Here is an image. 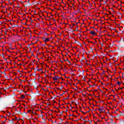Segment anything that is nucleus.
<instances>
[{"label": "nucleus", "instance_id": "5", "mask_svg": "<svg viewBox=\"0 0 124 124\" xmlns=\"http://www.w3.org/2000/svg\"><path fill=\"white\" fill-rule=\"evenodd\" d=\"M121 84H122L121 82L117 81V85H118L119 86H121Z\"/></svg>", "mask_w": 124, "mask_h": 124}, {"label": "nucleus", "instance_id": "6", "mask_svg": "<svg viewBox=\"0 0 124 124\" xmlns=\"http://www.w3.org/2000/svg\"><path fill=\"white\" fill-rule=\"evenodd\" d=\"M21 97H22V98H25V95H22Z\"/></svg>", "mask_w": 124, "mask_h": 124}, {"label": "nucleus", "instance_id": "2", "mask_svg": "<svg viewBox=\"0 0 124 124\" xmlns=\"http://www.w3.org/2000/svg\"><path fill=\"white\" fill-rule=\"evenodd\" d=\"M53 80L54 81H58V79H59V77L55 76L54 77L52 78Z\"/></svg>", "mask_w": 124, "mask_h": 124}, {"label": "nucleus", "instance_id": "1", "mask_svg": "<svg viewBox=\"0 0 124 124\" xmlns=\"http://www.w3.org/2000/svg\"><path fill=\"white\" fill-rule=\"evenodd\" d=\"M43 40L45 43L48 42L50 41V38H43Z\"/></svg>", "mask_w": 124, "mask_h": 124}, {"label": "nucleus", "instance_id": "3", "mask_svg": "<svg viewBox=\"0 0 124 124\" xmlns=\"http://www.w3.org/2000/svg\"><path fill=\"white\" fill-rule=\"evenodd\" d=\"M90 33L91 34H92V35H95L96 34L95 32L93 31H91Z\"/></svg>", "mask_w": 124, "mask_h": 124}, {"label": "nucleus", "instance_id": "4", "mask_svg": "<svg viewBox=\"0 0 124 124\" xmlns=\"http://www.w3.org/2000/svg\"><path fill=\"white\" fill-rule=\"evenodd\" d=\"M0 123L2 124H6V122H5V121H0Z\"/></svg>", "mask_w": 124, "mask_h": 124}]
</instances>
